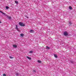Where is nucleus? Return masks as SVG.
<instances>
[{
    "instance_id": "1",
    "label": "nucleus",
    "mask_w": 76,
    "mask_h": 76,
    "mask_svg": "<svg viewBox=\"0 0 76 76\" xmlns=\"http://www.w3.org/2000/svg\"><path fill=\"white\" fill-rule=\"evenodd\" d=\"M19 24L21 26H25V24H23V23L22 22H19Z\"/></svg>"
},
{
    "instance_id": "2",
    "label": "nucleus",
    "mask_w": 76,
    "mask_h": 76,
    "mask_svg": "<svg viewBox=\"0 0 76 76\" xmlns=\"http://www.w3.org/2000/svg\"><path fill=\"white\" fill-rule=\"evenodd\" d=\"M15 29H16V30H17L18 32H19V31H19V29L18 28L17 25H16V28H15Z\"/></svg>"
},
{
    "instance_id": "3",
    "label": "nucleus",
    "mask_w": 76,
    "mask_h": 76,
    "mask_svg": "<svg viewBox=\"0 0 76 76\" xmlns=\"http://www.w3.org/2000/svg\"><path fill=\"white\" fill-rule=\"evenodd\" d=\"M64 35H65V36H67V35H68V33H67V32L66 31L64 32Z\"/></svg>"
},
{
    "instance_id": "4",
    "label": "nucleus",
    "mask_w": 76,
    "mask_h": 76,
    "mask_svg": "<svg viewBox=\"0 0 76 76\" xmlns=\"http://www.w3.org/2000/svg\"><path fill=\"white\" fill-rule=\"evenodd\" d=\"M6 16L9 19H12V17H10V16H8V15H6Z\"/></svg>"
},
{
    "instance_id": "5",
    "label": "nucleus",
    "mask_w": 76,
    "mask_h": 76,
    "mask_svg": "<svg viewBox=\"0 0 76 76\" xmlns=\"http://www.w3.org/2000/svg\"><path fill=\"white\" fill-rule=\"evenodd\" d=\"M30 33H34V31L33 30H31L30 31Z\"/></svg>"
},
{
    "instance_id": "6",
    "label": "nucleus",
    "mask_w": 76,
    "mask_h": 76,
    "mask_svg": "<svg viewBox=\"0 0 76 76\" xmlns=\"http://www.w3.org/2000/svg\"><path fill=\"white\" fill-rule=\"evenodd\" d=\"M26 58H28L29 60H31V58L30 57H29L28 56H27Z\"/></svg>"
},
{
    "instance_id": "7",
    "label": "nucleus",
    "mask_w": 76,
    "mask_h": 76,
    "mask_svg": "<svg viewBox=\"0 0 76 76\" xmlns=\"http://www.w3.org/2000/svg\"><path fill=\"white\" fill-rule=\"evenodd\" d=\"M13 47L14 48H16L17 47V45H13Z\"/></svg>"
},
{
    "instance_id": "8",
    "label": "nucleus",
    "mask_w": 76,
    "mask_h": 76,
    "mask_svg": "<svg viewBox=\"0 0 76 76\" xmlns=\"http://www.w3.org/2000/svg\"><path fill=\"white\" fill-rule=\"evenodd\" d=\"M54 56L55 58H57V55L54 54Z\"/></svg>"
},
{
    "instance_id": "9",
    "label": "nucleus",
    "mask_w": 76,
    "mask_h": 76,
    "mask_svg": "<svg viewBox=\"0 0 76 76\" xmlns=\"http://www.w3.org/2000/svg\"><path fill=\"white\" fill-rule=\"evenodd\" d=\"M20 35L21 37H23V36L24 35V34H20Z\"/></svg>"
},
{
    "instance_id": "10",
    "label": "nucleus",
    "mask_w": 76,
    "mask_h": 76,
    "mask_svg": "<svg viewBox=\"0 0 76 76\" xmlns=\"http://www.w3.org/2000/svg\"><path fill=\"white\" fill-rule=\"evenodd\" d=\"M37 62L38 63H41V61L39 60H38Z\"/></svg>"
},
{
    "instance_id": "11",
    "label": "nucleus",
    "mask_w": 76,
    "mask_h": 76,
    "mask_svg": "<svg viewBox=\"0 0 76 76\" xmlns=\"http://www.w3.org/2000/svg\"><path fill=\"white\" fill-rule=\"evenodd\" d=\"M0 12H1V13L2 14H3L4 15H5V14H4V12H2V11H0Z\"/></svg>"
},
{
    "instance_id": "12",
    "label": "nucleus",
    "mask_w": 76,
    "mask_h": 76,
    "mask_svg": "<svg viewBox=\"0 0 76 76\" xmlns=\"http://www.w3.org/2000/svg\"><path fill=\"white\" fill-rule=\"evenodd\" d=\"M29 53H31V54H32V53H33V51L32 50L30 51Z\"/></svg>"
},
{
    "instance_id": "13",
    "label": "nucleus",
    "mask_w": 76,
    "mask_h": 76,
    "mask_svg": "<svg viewBox=\"0 0 76 76\" xmlns=\"http://www.w3.org/2000/svg\"><path fill=\"white\" fill-rule=\"evenodd\" d=\"M15 3H16V4H18V1H15Z\"/></svg>"
},
{
    "instance_id": "14",
    "label": "nucleus",
    "mask_w": 76,
    "mask_h": 76,
    "mask_svg": "<svg viewBox=\"0 0 76 76\" xmlns=\"http://www.w3.org/2000/svg\"><path fill=\"white\" fill-rule=\"evenodd\" d=\"M10 58H14V57L11 56H9Z\"/></svg>"
},
{
    "instance_id": "15",
    "label": "nucleus",
    "mask_w": 76,
    "mask_h": 76,
    "mask_svg": "<svg viewBox=\"0 0 76 76\" xmlns=\"http://www.w3.org/2000/svg\"><path fill=\"white\" fill-rule=\"evenodd\" d=\"M69 9H70L71 10L72 9V7H71V6L69 7Z\"/></svg>"
},
{
    "instance_id": "16",
    "label": "nucleus",
    "mask_w": 76,
    "mask_h": 76,
    "mask_svg": "<svg viewBox=\"0 0 76 76\" xmlns=\"http://www.w3.org/2000/svg\"><path fill=\"white\" fill-rule=\"evenodd\" d=\"M16 75L17 76H18V75H19V74H18V73H16Z\"/></svg>"
},
{
    "instance_id": "17",
    "label": "nucleus",
    "mask_w": 76,
    "mask_h": 76,
    "mask_svg": "<svg viewBox=\"0 0 76 76\" xmlns=\"http://www.w3.org/2000/svg\"><path fill=\"white\" fill-rule=\"evenodd\" d=\"M46 48H47V49H49V48H50V47H49L48 46H47Z\"/></svg>"
},
{
    "instance_id": "18",
    "label": "nucleus",
    "mask_w": 76,
    "mask_h": 76,
    "mask_svg": "<svg viewBox=\"0 0 76 76\" xmlns=\"http://www.w3.org/2000/svg\"><path fill=\"white\" fill-rule=\"evenodd\" d=\"M6 9H9V7H8V6H6Z\"/></svg>"
},
{
    "instance_id": "19",
    "label": "nucleus",
    "mask_w": 76,
    "mask_h": 76,
    "mask_svg": "<svg viewBox=\"0 0 76 76\" xmlns=\"http://www.w3.org/2000/svg\"><path fill=\"white\" fill-rule=\"evenodd\" d=\"M69 24H70V25H71V24H72V23L71 22L69 21Z\"/></svg>"
},
{
    "instance_id": "20",
    "label": "nucleus",
    "mask_w": 76,
    "mask_h": 76,
    "mask_svg": "<svg viewBox=\"0 0 76 76\" xmlns=\"http://www.w3.org/2000/svg\"><path fill=\"white\" fill-rule=\"evenodd\" d=\"M3 76H6V74H3Z\"/></svg>"
},
{
    "instance_id": "21",
    "label": "nucleus",
    "mask_w": 76,
    "mask_h": 76,
    "mask_svg": "<svg viewBox=\"0 0 76 76\" xmlns=\"http://www.w3.org/2000/svg\"><path fill=\"white\" fill-rule=\"evenodd\" d=\"M27 18H29V17H28L27 16H25Z\"/></svg>"
},
{
    "instance_id": "22",
    "label": "nucleus",
    "mask_w": 76,
    "mask_h": 76,
    "mask_svg": "<svg viewBox=\"0 0 76 76\" xmlns=\"http://www.w3.org/2000/svg\"><path fill=\"white\" fill-rule=\"evenodd\" d=\"M67 48H69V46H67Z\"/></svg>"
},
{
    "instance_id": "23",
    "label": "nucleus",
    "mask_w": 76,
    "mask_h": 76,
    "mask_svg": "<svg viewBox=\"0 0 76 76\" xmlns=\"http://www.w3.org/2000/svg\"><path fill=\"white\" fill-rule=\"evenodd\" d=\"M71 63H73V62H72V61H71Z\"/></svg>"
},
{
    "instance_id": "24",
    "label": "nucleus",
    "mask_w": 76,
    "mask_h": 76,
    "mask_svg": "<svg viewBox=\"0 0 76 76\" xmlns=\"http://www.w3.org/2000/svg\"><path fill=\"white\" fill-rule=\"evenodd\" d=\"M33 72H35V71L34 70V71H33Z\"/></svg>"
},
{
    "instance_id": "25",
    "label": "nucleus",
    "mask_w": 76,
    "mask_h": 76,
    "mask_svg": "<svg viewBox=\"0 0 76 76\" xmlns=\"http://www.w3.org/2000/svg\"><path fill=\"white\" fill-rule=\"evenodd\" d=\"M0 23H1V21H0Z\"/></svg>"
}]
</instances>
